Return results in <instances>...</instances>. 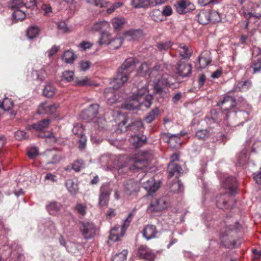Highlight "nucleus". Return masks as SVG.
<instances>
[{
	"mask_svg": "<svg viewBox=\"0 0 261 261\" xmlns=\"http://www.w3.org/2000/svg\"><path fill=\"white\" fill-rule=\"evenodd\" d=\"M98 109L99 105L97 103L91 105L83 111L84 118L86 119L87 118L91 120L94 119L98 113Z\"/></svg>",
	"mask_w": 261,
	"mask_h": 261,
	"instance_id": "22",
	"label": "nucleus"
},
{
	"mask_svg": "<svg viewBox=\"0 0 261 261\" xmlns=\"http://www.w3.org/2000/svg\"><path fill=\"white\" fill-rule=\"evenodd\" d=\"M38 154V149L36 147H31L28 151V155L31 159H34Z\"/></svg>",
	"mask_w": 261,
	"mask_h": 261,
	"instance_id": "64",
	"label": "nucleus"
},
{
	"mask_svg": "<svg viewBox=\"0 0 261 261\" xmlns=\"http://www.w3.org/2000/svg\"><path fill=\"white\" fill-rule=\"evenodd\" d=\"M59 107V105L58 103L50 105L47 102L42 103L38 108V113L39 114H53Z\"/></svg>",
	"mask_w": 261,
	"mask_h": 261,
	"instance_id": "19",
	"label": "nucleus"
},
{
	"mask_svg": "<svg viewBox=\"0 0 261 261\" xmlns=\"http://www.w3.org/2000/svg\"><path fill=\"white\" fill-rule=\"evenodd\" d=\"M50 123V120L45 119L39 121L37 123H34L32 125V127L37 130H44L47 128Z\"/></svg>",
	"mask_w": 261,
	"mask_h": 261,
	"instance_id": "32",
	"label": "nucleus"
},
{
	"mask_svg": "<svg viewBox=\"0 0 261 261\" xmlns=\"http://www.w3.org/2000/svg\"><path fill=\"white\" fill-rule=\"evenodd\" d=\"M127 120H123L118 124V133H122L128 131L129 133H138L142 131L143 124L141 120H136L125 126Z\"/></svg>",
	"mask_w": 261,
	"mask_h": 261,
	"instance_id": "7",
	"label": "nucleus"
},
{
	"mask_svg": "<svg viewBox=\"0 0 261 261\" xmlns=\"http://www.w3.org/2000/svg\"><path fill=\"white\" fill-rule=\"evenodd\" d=\"M13 106V101L10 98H5L3 102H0V108L5 111H9Z\"/></svg>",
	"mask_w": 261,
	"mask_h": 261,
	"instance_id": "45",
	"label": "nucleus"
},
{
	"mask_svg": "<svg viewBox=\"0 0 261 261\" xmlns=\"http://www.w3.org/2000/svg\"><path fill=\"white\" fill-rule=\"evenodd\" d=\"M177 73L184 77L189 76L192 72V65L185 61H179L176 66Z\"/></svg>",
	"mask_w": 261,
	"mask_h": 261,
	"instance_id": "16",
	"label": "nucleus"
},
{
	"mask_svg": "<svg viewBox=\"0 0 261 261\" xmlns=\"http://www.w3.org/2000/svg\"><path fill=\"white\" fill-rule=\"evenodd\" d=\"M100 163L102 165H107V168L112 167L117 170L119 174H122L128 170V168L125 164L122 163L119 159L113 156H110L107 154L102 155L99 159Z\"/></svg>",
	"mask_w": 261,
	"mask_h": 261,
	"instance_id": "4",
	"label": "nucleus"
},
{
	"mask_svg": "<svg viewBox=\"0 0 261 261\" xmlns=\"http://www.w3.org/2000/svg\"><path fill=\"white\" fill-rule=\"evenodd\" d=\"M236 99L230 96H225L223 100L218 103V106L221 107L223 111L227 112L224 118L226 124L230 127L236 126V123L233 122L232 119L236 117L237 114L229 111L236 106Z\"/></svg>",
	"mask_w": 261,
	"mask_h": 261,
	"instance_id": "3",
	"label": "nucleus"
},
{
	"mask_svg": "<svg viewBox=\"0 0 261 261\" xmlns=\"http://www.w3.org/2000/svg\"><path fill=\"white\" fill-rule=\"evenodd\" d=\"M159 111L157 109H153L148 115L145 117L144 121L147 123H150L153 121L158 115Z\"/></svg>",
	"mask_w": 261,
	"mask_h": 261,
	"instance_id": "53",
	"label": "nucleus"
},
{
	"mask_svg": "<svg viewBox=\"0 0 261 261\" xmlns=\"http://www.w3.org/2000/svg\"><path fill=\"white\" fill-rule=\"evenodd\" d=\"M92 45V43L90 42L83 41L78 45V47L81 51H85L90 49Z\"/></svg>",
	"mask_w": 261,
	"mask_h": 261,
	"instance_id": "62",
	"label": "nucleus"
},
{
	"mask_svg": "<svg viewBox=\"0 0 261 261\" xmlns=\"http://www.w3.org/2000/svg\"><path fill=\"white\" fill-rule=\"evenodd\" d=\"M129 141L134 147L139 148L146 143L147 137L145 135H131Z\"/></svg>",
	"mask_w": 261,
	"mask_h": 261,
	"instance_id": "25",
	"label": "nucleus"
},
{
	"mask_svg": "<svg viewBox=\"0 0 261 261\" xmlns=\"http://www.w3.org/2000/svg\"><path fill=\"white\" fill-rule=\"evenodd\" d=\"M75 85L80 86H91L93 84L86 77H77L75 80Z\"/></svg>",
	"mask_w": 261,
	"mask_h": 261,
	"instance_id": "46",
	"label": "nucleus"
},
{
	"mask_svg": "<svg viewBox=\"0 0 261 261\" xmlns=\"http://www.w3.org/2000/svg\"><path fill=\"white\" fill-rule=\"evenodd\" d=\"M40 32V29L36 26L30 27L27 32V36L30 39H33L37 37Z\"/></svg>",
	"mask_w": 261,
	"mask_h": 261,
	"instance_id": "37",
	"label": "nucleus"
},
{
	"mask_svg": "<svg viewBox=\"0 0 261 261\" xmlns=\"http://www.w3.org/2000/svg\"><path fill=\"white\" fill-rule=\"evenodd\" d=\"M46 207L49 214L54 215L60 211L61 204L59 202L52 201Z\"/></svg>",
	"mask_w": 261,
	"mask_h": 261,
	"instance_id": "33",
	"label": "nucleus"
},
{
	"mask_svg": "<svg viewBox=\"0 0 261 261\" xmlns=\"http://www.w3.org/2000/svg\"><path fill=\"white\" fill-rule=\"evenodd\" d=\"M183 190L184 185L179 180L172 184L171 187V191L173 192H181Z\"/></svg>",
	"mask_w": 261,
	"mask_h": 261,
	"instance_id": "54",
	"label": "nucleus"
},
{
	"mask_svg": "<svg viewBox=\"0 0 261 261\" xmlns=\"http://www.w3.org/2000/svg\"><path fill=\"white\" fill-rule=\"evenodd\" d=\"M161 68V65H156L150 69L148 77L150 81L153 82L154 91L159 94L162 93L164 87H170L175 81L172 76L167 73L163 74Z\"/></svg>",
	"mask_w": 261,
	"mask_h": 261,
	"instance_id": "1",
	"label": "nucleus"
},
{
	"mask_svg": "<svg viewBox=\"0 0 261 261\" xmlns=\"http://www.w3.org/2000/svg\"><path fill=\"white\" fill-rule=\"evenodd\" d=\"M137 180L133 179L126 181L124 184V191L127 195L136 194L139 191L140 184Z\"/></svg>",
	"mask_w": 261,
	"mask_h": 261,
	"instance_id": "12",
	"label": "nucleus"
},
{
	"mask_svg": "<svg viewBox=\"0 0 261 261\" xmlns=\"http://www.w3.org/2000/svg\"><path fill=\"white\" fill-rule=\"evenodd\" d=\"M210 132L206 129L198 130L196 133V136L199 139L204 140L211 136Z\"/></svg>",
	"mask_w": 261,
	"mask_h": 261,
	"instance_id": "57",
	"label": "nucleus"
},
{
	"mask_svg": "<svg viewBox=\"0 0 261 261\" xmlns=\"http://www.w3.org/2000/svg\"><path fill=\"white\" fill-rule=\"evenodd\" d=\"M182 169L181 167L179 165L173 162H171L168 164V171L169 173V176L170 177H172L174 175L176 176L180 175V174L182 173Z\"/></svg>",
	"mask_w": 261,
	"mask_h": 261,
	"instance_id": "29",
	"label": "nucleus"
},
{
	"mask_svg": "<svg viewBox=\"0 0 261 261\" xmlns=\"http://www.w3.org/2000/svg\"><path fill=\"white\" fill-rule=\"evenodd\" d=\"M142 32L140 30H131L126 31L124 34V39L127 41L136 40L141 37Z\"/></svg>",
	"mask_w": 261,
	"mask_h": 261,
	"instance_id": "28",
	"label": "nucleus"
},
{
	"mask_svg": "<svg viewBox=\"0 0 261 261\" xmlns=\"http://www.w3.org/2000/svg\"><path fill=\"white\" fill-rule=\"evenodd\" d=\"M86 2L97 7L105 8L106 7L108 3L105 0H85Z\"/></svg>",
	"mask_w": 261,
	"mask_h": 261,
	"instance_id": "55",
	"label": "nucleus"
},
{
	"mask_svg": "<svg viewBox=\"0 0 261 261\" xmlns=\"http://www.w3.org/2000/svg\"><path fill=\"white\" fill-rule=\"evenodd\" d=\"M125 22L124 18L115 17L112 19V23L115 29L119 30L122 27Z\"/></svg>",
	"mask_w": 261,
	"mask_h": 261,
	"instance_id": "48",
	"label": "nucleus"
},
{
	"mask_svg": "<svg viewBox=\"0 0 261 261\" xmlns=\"http://www.w3.org/2000/svg\"><path fill=\"white\" fill-rule=\"evenodd\" d=\"M198 22L203 24H206L210 22L211 14L209 11H201L196 16Z\"/></svg>",
	"mask_w": 261,
	"mask_h": 261,
	"instance_id": "30",
	"label": "nucleus"
},
{
	"mask_svg": "<svg viewBox=\"0 0 261 261\" xmlns=\"http://www.w3.org/2000/svg\"><path fill=\"white\" fill-rule=\"evenodd\" d=\"M220 240L223 245L228 248L238 247L241 243L240 240H233L231 237L228 236V234L226 232L221 235Z\"/></svg>",
	"mask_w": 261,
	"mask_h": 261,
	"instance_id": "15",
	"label": "nucleus"
},
{
	"mask_svg": "<svg viewBox=\"0 0 261 261\" xmlns=\"http://www.w3.org/2000/svg\"><path fill=\"white\" fill-rule=\"evenodd\" d=\"M138 254L141 258L149 261H153L155 258L154 254L145 245H141L139 247Z\"/></svg>",
	"mask_w": 261,
	"mask_h": 261,
	"instance_id": "21",
	"label": "nucleus"
},
{
	"mask_svg": "<svg viewBox=\"0 0 261 261\" xmlns=\"http://www.w3.org/2000/svg\"><path fill=\"white\" fill-rule=\"evenodd\" d=\"M122 43V39L120 37L113 38L110 42V48L113 49H118Z\"/></svg>",
	"mask_w": 261,
	"mask_h": 261,
	"instance_id": "49",
	"label": "nucleus"
},
{
	"mask_svg": "<svg viewBox=\"0 0 261 261\" xmlns=\"http://www.w3.org/2000/svg\"><path fill=\"white\" fill-rule=\"evenodd\" d=\"M80 228L82 234L86 239H91L95 234V226L92 222H81Z\"/></svg>",
	"mask_w": 261,
	"mask_h": 261,
	"instance_id": "10",
	"label": "nucleus"
},
{
	"mask_svg": "<svg viewBox=\"0 0 261 261\" xmlns=\"http://www.w3.org/2000/svg\"><path fill=\"white\" fill-rule=\"evenodd\" d=\"M66 187L68 191L71 194H75L78 190V185L76 181L73 179H69L65 182Z\"/></svg>",
	"mask_w": 261,
	"mask_h": 261,
	"instance_id": "34",
	"label": "nucleus"
},
{
	"mask_svg": "<svg viewBox=\"0 0 261 261\" xmlns=\"http://www.w3.org/2000/svg\"><path fill=\"white\" fill-rule=\"evenodd\" d=\"M252 64L251 67L254 73L261 72V53L259 48H254L252 51Z\"/></svg>",
	"mask_w": 261,
	"mask_h": 261,
	"instance_id": "13",
	"label": "nucleus"
},
{
	"mask_svg": "<svg viewBox=\"0 0 261 261\" xmlns=\"http://www.w3.org/2000/svg\"><path fill=\"white\" fill-rule=\"evenodd\" d=\"M74 72L72 71L66 70L62 73L61 81L70 82L73 80Z\"/></svg>",
	"mask_w": 261,
	"mask_h": 261,
	"instance_id": "52",
	"label": "nucleus"
},
{
	"mask_svg": "<svg viewBox=\"0 0 261 261\" xmlns=\"http://www.w3.org/2000/svg\"><path fill=\"white\" fill-rule=\"evenodd\" d=\"M223 187L227 189L230 195L234 194L237 192L238 184L235 177H226L222 182Z\"/></svg>",
	"mask_w": 261,
	"mask_h": 261,
	"instance_id": "17",
	"label": "nucleus"
},
{
	"mask_svg": "<svg viewBox=\"0 0 261 261\" xmlns=\"http://www.w3.org/2000/svg\"><path fill=\"white\" fill-rule=\"evenodd\" d=\"M176 11L179 14L186 13L191 10L194 9V6L189 1L186 0H180L176 5Z\"/></svg>",
	"mask_w": 261,
	"mask_h": 261,
	"instance_id": "18",
	"label": "nucleus"
},
{
	"mask_svg": "<svg viewBox=\"0 0 261 261\" xmlns=\"http://www.w3.org/2000/svg\"><path fill=\"white\" fill-rule=\"evenodd\" d=\"M134 60L128 58L125 60L122 66L118 69L117 75L111 82L114 89H117L125 83L129 79V74L134 69Z\"/></svg>",
	"mask_w": 261,
	"mask_h": 261,
	"instance_id": "2",
	"label": "nucleus"
},
{
	"mask_svg": "<svg viewBox=\"0 0 261 261\" xmlns=\"http://www.w3.org/2000/svg\"><path fill=\"white\" fill-rule=\"evenodd\" d=\"M229 198L228 194L226 193L218 196L216 198V205L217 207L221 209L231 208L232 207L228 201Z\"/></svg>",
	"mask_w": 261,
	"mask_h": 261,
	"instance_id": "24",
	"label": "nucleus"
},
{
	"mask_svg": "<svg viewBox=\"0 0 261 261\" xmlns=\"http://www.w3.org/2000/svg\"><path fill=\"white\" fill-rule=\"evenodd\" d=\"M8 7L13 10H18L23 8V2L21 0H10L8 3Z\"/></svg>",
	"mask_w": 261,
	"mask_h": 261,
	"instance_id": "47",
	"label": "nucleus"
},
{
	"mask_svg": "<svg viewBox=\"0 0 261 261\" xmlns=\"http://www.w3.org/2000/svg\"><path fill=\"white\" fill-rule=\"evenodd\" d=\"M253 4L251 2H248L247 7H243L241 11V13L244 15L246 19H248V22H246L244 28L247 29L249 24L250 23H257L258 24V21L261 22V14L257 13L254 14L252 12Z\"/></svg>",
	"mask_w": 261,
	"mask_h": 261,
	"instance_id": "6",
	"label": "nucleus"
},
{
	"mask_svg": "<svg viewBox=\"0 0 261 261\" xmlns=\"http://www.w3.org/2000/svg\"><path fill=\"white\" fill-rule=\"evenodd\" d=\"M36 79L43 81L47 76V73L44 68H42L38 70H35L32 72Z\"/></svg>",
	"mask_w": 261,
	"mask_h": 261,
	"instance_id": "40",
	"label": "nucleus"
},
{
	"mask_svg": "<svg viewBox=\"0 0 261 261\" xmlns=\"http://www.w3.org/2000/svg\"><path fill=\"white\" fill-rule=\"evenodd\" d=\"M173 45L170 41H162L157 44L156 47L160 51H167L170 49Z\"/></svg>",
	"mask_w": 261,
	"mask_h": 261,
	"instance_id": "44",
	"label": "nucleus"
},
{
	"mask_svg": "<svg viewBox=\"0 0 261 261\" xmlns=\"http://www.w3.org/2000/svg\"><path fill=\"white\" fill-rule=\"evenodd\" d=\"M138 178L139 182L142 184L143 188L150 195L154 193L159 187V185L155 182L154 178L149 177L144 172L139 173Z\"/></svg>",
	"mask_w": 261,
	"mask_h": 261,
	"instance_id": "5",
	"label": "nucleus"
},
{
	"mask_svg": "<svg viewBox=\"0 0 261 261\" xmlns=\"http://www.w3.org/2000/svg\"><path fill=\"white\" fill-rule=\"evenodd\" d=\"M85 163L82 160H77L72 164V169L76 172L80 171L85 168Z\"/></svg>",
	"mask_w": 261,
	"mask_h": 261,
	"instance_id": "58",
	"label": "nucleus"
},
{
	"mask_svg": "<svg viewBox=\"0 0 261 261\" xmlns=\"http://www.w3.org/2000/svg\"><path fill=\"white\" fill-rule=\"evenodd\" d=\"M56 88L50 84L46 85L43 91V95L47 97H51L56 92Z\"/></svg>",
	"mask_w": 261,
	"mask_h": 261,
	"instance_id": "43",
	"label": "nucleus"
},
{
	"mask_svg": "<svg viewBox=\"0 0 261 261\" xmlns=\"http://www.w3.org/2000/svg\"><path fill=\"white\" fill-rule=\"evenodd\" d=\"M251 85V82L249 81L239 82L237 85L238 88L241 91H245L247 90Z\"/></svg>",
	"mask_w": 261,
	"mask_h": 261,
	"instance_id": "61",
	"label": "nucleus"
},
{
	"mask_svg": "<svg viewBox=\"0 0 261 261\" xmlns=\"http://www.w3.org/2000/svg\"><path fill=\"white\" fill-rule=\"evenodd\" d=\"M167 205L168 203L163 198L153 199L148 206L147 211L149 213L160 212L166 208Z\"/></svg>",
	"mask_w": 261,
	"mask_h": 261,
	"instance_id": "14",
	"label": "nucleus"
},
{
	"mask_svg": "<svg viewBox=\"0 0 261 261\" xmlns=\"http://www.w3.org/2000/svg\"><path fill=\"white\" fill-rule=\"evenodd\" d=\"M150 68L148 64L146 63H142L138 69L137 74L139 76H144L146 78L148 77Z\"/></svg>",
	"mask_w": 261,
	"mask_h": 261,
	"instance_id": "35",
	"label": "nucleus"
},
{
	"mask_svg": "<svg viewBox=\"0 0 261 261\" xmlns=\"http://www.w3.org/2000/svg\"><path fill=\"white\" fill-rule=\"evenodd\" d=\"M149 0H132L131 5L135 8H146L150 6Z\"/></svg>",
	"mask_w": 261,
	"mask_h": 261,
	"instance_id": "36",
	"label": "nucleus"
},
{
	"mask_svg": "<svg viewBox=\"0 0 261 261\" xmlns=\"http://www.w3.org/2000/svg\"><path fill=\"white\" fill-rule=\"evenodd\" d=\"M158 231L155 226L147 225L143 230V236L147 240H149L155 237Z\"/></svg>",
	"mask_w": 261,
	"mask_h": 261,
	"instance_id": "27",
	"label": "nucleus"
},
{
	"mask_svg": "<svg viewBox=\"0 0 261 261\" xmlns=\"http://www.w3.org/2000/svg\"><path fill=\"white\" fill-rule=\"evenodd\" d=\"M247 151L243 149L238 155L237 161L239 166H243L248 161V156L247 155Z\"/></svg>",
	"mask_w": 261,
	"mask_h": 261,
	"instance_id": "42",
	"label": "nucleus"
},
{
	"mask_svg": "<svg viewBox=\"0 0 261 261\" xmlns=\"http://www.w3.org/2000/svg\"><path fill=\"white\" fill-rule=\"evenodd\" d=\"M127 253V250H123L121 252L117 253L113 257L112 261H125Z\"/></svg>",
	"mask_w": 261,
	"mask_h": 261,
	"instance_id": "56",
	"label": "nucleus"
},
{
	"mask_svg": "<svg viewBox=\"0 0 261 261\" xmlns=\"http://www.w3.org/2000/svg\"><path fill=\"white\" fill-rule=\"evenodd\" d=\"M15 137L18 140L27 139L29 138L28 136L27 135V133L21 130H18L15 132Z\"/></svg>",
	"mask_w": 261,
	"mask_h": 261,
	"instance_id": "63",
	"label": "nucleus"
},
{
	"mask_svg": "<svg viewBox=\"0 0 261 261\" xmlns=\"http://www.w3.org/2000/svg\"><path fill=\"white\" fill-rule=\"evenodd\" d=\"M76 58V56L72 50H66L62 57L63 60L66 63H72Z\"/></svg>",
	"mask_w": 261,
	"mask_h": 261,
	"instance_id": "38",
	"label": "nucleus"
},
{
	"mask_svg": "<svg viewBox=\"0 0 261 261\" xmlns=\"http://www.w3.org/2000/svg\"><path fill=\"white\" fill-rule=\"evenodd\" d=\"M147 163L146 160H137L135 161L133 165H130L129 167L130 171L133 172H137L140 171L139 172H144V168L147 167Z\"/></svg>",
	"mask_w": 261,
	"mask_h": 261,
	"instance_id": "26",
	"label": "nucleus"
},
{
	"mask_svg": "<svg viewBox=\"0 0 261 261\" xmlns=\"http://www.w3.org/2000/svg\"><path fill=\"white\" fill-rule=\"evenodd\" d=\"M210 53L208 51H204L198 58V64L196 65L197 68L202 69L205 68L211 62Z\"/></svg>",
	"mask_w": 261,
	"mask_h": 261,
	"instance_id": "23",
	"label": "nucleus"
},
{
	"mask_svg": "<svg viewBox=\"0 0 261 261\" xmlns=\"http://www.w3.org/2000/svg\"><path fill=\"white\" fill-rule=\"evenodd\" d=\"M138 100L140 102V106H144L146 108H149L153 100V96L148 94V90L146 87L138 89L136 94Z\"/></svg>",
	"mask_w": 261,
	"mask_h": 261,
	"instance_id": "9",
	"label": "nucleus"
},
{
	"mask_svg": "<svg viewBox=\"0 0 261 261\" xmlns=\"http://www.w3.org/2000/svg\"><path fill=\"white\" fill-rule=\"evenodd\" d=\"M73 210L75 213L82 216H84L87 213V206L85 204L77 203Z\"/></svg>",
	"mask_w": 261,
	"mask_h": 261,
	"instance_id": "41",
	"label": "nucleus"
},
{
	"mask_svg": "<svg viewBox=\"0 0 261 261\" xmlns=\"http://www.w3.org/2000/svg\"><path fill=\"white\" fill-rule=\"evenodd\" d=\"M140 106V102L138 100L137 95L130 97L121 105V108L127 110H134L138 109Z\"/></svg>",
	"mask_w": 261,
	"mask_h": 261,
	"instance_id": "20",
	"label": "nucleus"
},
{
	"mask_svg": "<svg viewBox=\"0 0 261 261\" xmlns=\"http://www.w3.org/2000/svg\"><path fill=\"white\" fill-rule=\"evenodd\" d=\"M84 128L81 124H77L74 125L72 128V132L74 134L77 135L78 137L84 135Z\"/></svg>",
	"mask_w": 261,
	"mask_h": 261,
	"instance_id": "60",
	"label": "nucleus"
},
{
	"mask_svg": "<svg viewBox=\"0 0 261 261\" xmlns=\"http://www.w3.org/2000/svg\"><path fill=\"white\" fill-rule=\"evenodd\" d=\"M111 193L109 184L104 183L100 189V194L99 196V204L102 206L108 204L109 201V197Z\"/></svg>",
	"mask_w": 261,
	"mask_h": 261,
	"instance_id": "11",
	"label": "nucleus"
},
{
	"mask_svg": "<svg viewBox=\"0 0 261 261\" xmlns=\"http://www.w3.org/2000/svg\"><path fill=\"white\" fill-rule=\"evenodd\" d=\"M112 38L110 34L108 32H102L98 41V44L100 45L109 44Z\"/></svg>",
	"mask_w": 261,
	"mask_h": 261,
	"instance_id": "39",
	"label": "nucleus"
},
{
	"mask_svg": "<svg viewBox=\"0 0 261 261\" xmlns=\"http://www.w3.org/2000/svg\"><path fill=\"white\" fill-rule=\"evenodd\" d=\"M133 214L132 213H129L127 216V218H126L123 221V224L122 225V227L121 228V234L120 237H122L126 229L129 226L130 222H132L133 220ZM119 227L117 226L114 227L111 231L110 236V239L111 240H112L114 242L118 241L120 240V236L118 235V233H117V231L119 229Z\"/></svg>",
	"mask_w": 261,
	"mask_h": 261,
	"instance_id": "8",
	"label": "nucleus"
},
{
	"mask_svg": "<svg viewBox=\"0 0 261 261\" xmlns=\"http://www.w3.org/2000/svg\"><path fill=\"white\" fill-rule=\"evenodd\" d=\"M110 26L109 23L106 21H102L96 22L93 26L92 29L95 31L106 30Z\"/></svg>",
	"mask_w": 261,
	"mask_h": 261,
	"instance_id": "50",
	"label": "nucleus"
},
{
	"mask_svg": "<svg viewBox=\"0 0 261 261\" xmlns=\"http://www.w3.org/2000/svg\"><path fill=\"white\" fill-rule=\"evenodd\" d=\"M13 17L16 21H21L25 17V13L23 10H16L13 13Z\"/></svg>",
	"mask_w": 261,
	"mask_h": 261,
	"instance_id": "51",
	"label": "nucleus"
},
{
	"mask_svg": "<svg viewBox=\"0 0 261 261\" xmlns=\"http://www.w3.org/2000/svg\"><path fill=\"white\" fill-rule=\"evenodd\" d=\"M178 50L180 56L184 59H189L192 54L190 47L184 44H180L178 46Z\"/></svg>",
	"mask_w": 261,
	"mask_h": 261,
	"instance_id": "31",
	"label": "nucleus"
},
{
	"mask_svg": "<svg viewBox=\"0 0 261 261\" xmlns=\"http://www.w3.org/2000/svg\"><path fill=\"white\" fill-rule=\"evenodd\" d=\"M211 14L210 22L215 23L220 22L221 20L220 14L215 10L209 11Z\"/></svg>",
	"mask_w": 261,
	"mask_h": 261,
	"instance_id": "59",
	"label": "nucleus"
}]
</instances>
